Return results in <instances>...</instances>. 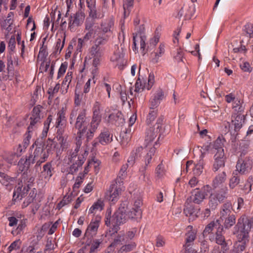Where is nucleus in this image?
<instances>
[{"label":"nucleus","instance_id":"nucleus-1","mask_svg":"<svg viewBox=\"0 0 253 253\" xmlns=\"http://www.w3.org/2000/svg\"><path fill=\"white\" fill-rule=\"evenodd\" d=\"M164 120L163 116H161L158 118L156 124L153 126H147L145 131V151L146 154L144 156L145 166L141 170L142 172L144 175L145 171L147 167L150 163L152 157L154 155L156 146L158 145V140L155 142L152 147H150L151 143L153 141L157 136L158 133L160 132L162 129V126Z\"/></svg>","mask_w":253,"mask_h":253},{"label":"nucleus","instance_id":"nucleus-2","mask_svg":"<svg viewBox=\"0 0 253 253\" xmlns=\"http://www.w3.org/2000/svg\"><path fill=\"white\" fill-rule=\"evenodd\" d=\"M253 228V218L241 216L238 219L236 225L234 227L233 234L236 235L238 242H243L242 245L238 246V249L240 253L245 249V243L248 241L249 233L251 229Z\"/></svg>","mask_w":253,"mask_h":253},{"label":"nucleus","instance_id":"nucleus-3","mask_svg":"<svg viewBox=\"0 0 253 253\" xmlns=\"http://www.w3.org/2000/svg\"><path fill=\"white\" fill-rule=\"evenodd\" d=\"M107 42V38L106 36L97 34L94 44L88 49V57L92 59V66L95 68L93 70L92 73L96 71L97 67L100 64L105 50L103 46Z\"/></svg>","mask_w":253,"mask_h":253},{"label":"nucleus","instance_id":"nucleus-4","mask_svg":"<svg viewBox=\"0 0 253 253\" xmlns=\"http://www.w3.org/2000/svg\"><path fill=\"white\" fill-rule=\"evenodd\" d=\"M88 154V152L85 149H82L80 153L70 152L68 159L71 165L69 173L73 174L77 172L82 167Z\"/></svg>","mask_w":253,"mask_h":253},{"label":"nucleus","instance_id":"nucleus-5","mask_svg":"<svg viewBox=\"0 0 253 253\" xmlns=\"http://www.w3.org/2000/svg\"><path fill=\"white\" fill-rule=\"evenodd\" d=\"M65 115V111L64 108H62L57 114V118L54 125L57 128L56 138L61 147L64 146L66 143V139L63 136L67 125V120Z\"/></svg>","mask_w":253,"mask_h":253},{"label":"nucleus","instance_id":"nucleus-6","mask_svg":"<svg viewBox=\"0 0 253 253\" xmlns=\"http://www.w3.org/2000/svg\"><path fill=\"white\" fill-rule=\"evenodd\" d=\"M15 35H11L8 43V49L11 52H13L15 48ZM9 55L7 56V75L3 77V79L7 80L9 79L11 80L15 77V70L13 64V59H15L13 53L9 52Z\"/></svg>","mask_w":253,"mask_h":253},{"label":"nucleus","instance_id":"nucleus-7","mask_svg":"<svg viewBox=\"0 0 253 253\" xmlns=\"http://www.w3.org/2000/svg\"><path fill=\"white\" fill-rule=\"evenodd\" d=\"M89 123L86 109L82 108L79 112L74 125L75 128L78 129L77 134L79 136L84 135L86 132Z\"/></svg>","mask_w":253,"mask_h":253},{"label":"nucleus","instance_id":"nucleus-8","mask_svg":"<svg viewBox=\"0 0 253 253\" xmlns=\"http://www.w3.org/2000/svg\"><path fill=\"white\" fill-rule=\"evenodd\" d=\"M211 191V187L209 185H206L201 189L195 188L192 191L191 195L187 201L199 205L203 202Z\"/></svg>","mask_w":253,"mask_h":253},{"label":"nucleus","instance_id":"nucleus-9","mask_svg":"<svg viewBox=\"0 0 253 253\" xmlns=\"http://www.w3.org/2000/svg\"><path fill=\"white\" fill-rule=\"evenodd\" d=\"M142 205V201L140 199L136 200L133 207L127 211H126V215L130 219L137 222L140 221L142 214V211L141 209Z\"/></svg>","mask_w":253,"mask_h":253},{"label":"nucleus","instance_id":"nucleus-10","mask_svg":"<svg viewBox=\"0 0 253 253\" xmlns=\"http://www.w3.org/2000/svg\"><path fill=\"white\" fill-rule=\"evenodd\" d=\"M122 191L121 186L117 181H114L105 193V199L111 202V204H114L118 201Z\"/></svg>","mask_w":253,"mask_h":253},{"label":"nucleus","instance_id":"nucleus-11","mask_svg":"<svg viewBox=\"0 0 253 253\" xmlns=\"http://www.w3.org/2000/svg\"><path fill=\"white\" fill-rule=\"evenodd\" d=\"M228 194V188L224 187L220 188V190L214 193H211L209 197V204L211 208L214 209L219 203L227 198Z\"/></svg>","mask_w":253,"mask_h":253},{"label":"nucleus","instance_id":"nucleus-12","mask_svg":"<svg viewBox=\"0 0 253 253\" xmlns=\"http://www.w3.org/2000/svg\"><path fill=\"white\" fill-rule=\"evenodd\" d=\"M253 160L249 157H243L242 153L236 166L237 170L241 174H246L251 170L253 167Z\"/></svg>","mask_w":253,"mask_h":253},{"label":"nucleus","instance_id":"nucleus-13","mask_svg":"<svg viewBox=\"0 0 253 253\" xmlns=\"http://www.w3.org/2000/svg\"><path fill=\"white\" fill-rule=\"evenodd\" d=\"M48 156V152L44 149L43 146L37 147L34 151L31 161L32 164L36 162V166L39 167L47 160Z\"/></svg>","mask_w":253,"mask_h":253},{"label":"nucleus","instance_id":"nucleus-14","mask_svg":"<svg viewBox=\"0 0 253 253\" xmlns=\"http://www.w3.org/2000/svg\"><path fill=\"white\" fill-rule=\"evenodd\" d=\"M155 82L154 76L153 74L150 73L149 75L148 78L147 79V83H146L143 78H140L139 76L135 84V92H141L144 89L149 90L152 87Z\"/></svg>","mask_w":253,"mask_h":253},{"label":"nucleus","instance_id":"nucleus-15","mask_svg":"<svg viewBox=\"0 0 253 253\" xmlns=\"http://www.w3.org/2000/svg\"><path fill=\"white\" fill-rule=\"evenodd\" d=\"M42 109V107L40 105H37L34 107L30 118V125L28 127L29 130L31 129L35 130L41 123L42 118L41 112Z\"/></svg>","mask_w":253,"mask_h":253},{"label":"nucleus","instance_id":"nucleus-16","mask_svg":"<svg viewBox=\"0 0 253 253\" xmlns=\"http://www.w3.org/2000/svg\"><path fill=\"white\" fill-rule=\"evenodd\" d=\"M42 109V107L40 105H37L34 107L30 118V125L28 127L29 130L31 129L35 130L41 123L42 118L41 112Z\"/></svg>","mask_w":253,"mask_h":253},{"label":"nucleus","instance_id":"nucleus-17","mask_svg":"<svg viewBox=\"0 0 253 253\" xmlns=\"http://www.w3.org/2000/svg\"><path fill=\"white\" fill-rule=\"evenodd\" d=\"M113 141V135L107 129L101 131L99 136L96 138L92 142L93 147H96L98 144L106 145Z\"/></svg>","mask_w":253,"mask_h":253},{"label":"nucleus","instance_id":"nucleus-18","mask_svg":"<svg viewBox=\"0 0 253 253\" xmlns=\"http://www.w3.org/2000/svg\"><path fill=\"white\" fill-rule=\"evenodd\" d=\"M32 155H29V156H26L20 159L17 165L18 170L20 172H22L23 179L25 182V178L27 177V171L28 170L31 164H32L31 158Z\"/></svg>","mask_w":253,"mask_h":253},{"label":"nucleus","instance_id":"nucleus-19","mask_svg":"<svg viewBox=\"0 0 253 253\" xmlns=\"http://www.w3.org/2000/svg\"><path fill=\"white\" fill-rule=\"evenodd\" d=\"M125 204L121 205L119 208V211L116 212L113 215L111 219L112 224L114 227L118 226L121 224L126 222V210L125 209Z\"/></svg>","mask_w":253,"mask_h":253},{"label":"nucleus","instance_id":"nucleus-20","mask_svg":"<svg viewBox=\"0 0 253 253\" xmlns=\"http://www.w3.org/2000/svg\"><path fill=\"white\" fill-rule=\"evenodd\" d=\"M26 181L25 182L24 179H23V176L22 175V179L20 182L18 183V186L17 187V199L20 196L22 198L24 196L25 194L28 191L29 186L34 181V178L33 177H30L28 178V175L25 179Z\"/></svg>","mask_w":253,"mask_h":253},{"label":"nucleus","instance_id":"nucleus-21","mask_svg":"<svg viewBox=\"0 0 253 253\" xmlns=\"http://www.w3.org/2000/svg\"><path fill=\"white\" fill-rule=\"evenodd\" d=\"M223 230V226H219L215 233V237L214 238V236H210L209 239L211 241H215L217 244L221 245L222 250H228V248L225 237L222 234Z\"/></svg>","mask_w":253,"mask_h":253},{"label":"nucleus","instance_id":"nucleus-22","mask_svg":"<svg viewBox=\"0 0 253 253\" xmlns=\"http://www.w3.org/2000/svg\"><path fill=\"white\" fill-rule=\"evenodd\" d=\"M100 222V217L99 216H97L92 219L85 233L86 238L93 237L96 235Z\"/></svg>","mask_w":253,"mask_h":253},{"label":"nucleus","instance_id":"nucleus-23","mask_svg":"<svg viewBox=\"0 0 253 253\" xmlns=\"http://www.w3.org/2000/svg\"><path fill=\"white\" fill-rule=\"evenodd\" d=\"M84 19V12L78 11L73 16L71 15L69 21V28L72 30L75 27H78L82 24Z\"/></svg>","mask_w":253,"mask_h":253},{"label":"nucleus","instance_id":"nucleus-24","mask_svg":"<svg viewBox=\"0 0 253 253\" xmlns=\"http://www.w3.org/2000/svg\"><path fill=\"white\" fill-rule=\"evenodd\" d=\"M102 243V240L101 239H93V237H87L84 243V248L90 247L89 253H97Z\"/></svg>","mask_w":253,"mask_h":253},{"label":"nucleus","instance_id":"nucleus-25","mask_svg":"<svg viewBox=\"0 0 253 253\" xmlns=\"http://www.w3.org/2000/svg\"><path fill=\"white\" fill-rule=\"evenodd\" d=\"M214 161L212 165V170L215 172L220 168L225 166L226 157L224 152L220 151L219 152H216L213 157Z\"/></svg>","mask_w":253,"mask_h":253},{"label":"nucleus","instance_id":"nucleus-26","mask_svg":"<svg viewBox=\"0 0 253 253\" xmlns=\"http://www.w3.org/2000/svg\"><path fill=\"white\" fill-rule=\"evenodd\" d=\"M111 61L115 63L120 70H123L126 63L124 58V54L119 49L114 52L111 58Z\"/></svg>","mask_w":253,"mask_h":253},{"label":"nucleus","instance_id":"nucleus-27","mask_svg":"<svg viewBox=\"0 0 253 253\" xmlns=\"http://www.w3.org/2000/svg\"><path fill=\"white\" fill-rule=\"evenodd\" d=\"M34 129H31L30 130L27 128V131L24 135V138L22 142V144H19L18 147L17 148V157L21 156L23 152L26 150V148L29 145L30 140L31 139L33 131Z\"/></svg>","mask_w":253,"mask_h":253},{"label":"nucleus","instance_id":"nucleus-28","mask_svg":"<svg viewBox=\"0 0 253 253\" xmlns=\"http://www.w3.org/2000/svg\"><path fill=\"white\" fill-rule=\"evenodd\" d=\"M14 14L13 12H10L6 18L0 22V26L3 28L5 29L8 32H11L12 30L15 32V25L14 24Z\"/></svg>","mask_w":253,"mask_h":253},{"label":"nucleus","instance_id":"nucleus-29","mask_svg":"<svg viewBox=\"0 0 253 253\" xmlns=\"http://www.w3.org/2000/svg\"><path fill=\"white\" fill-rule=\"evenodd\" d=\"M108 122L116 126H120L125 123V119L122 113L120 111H117L109 116Z\"/></svg>","mask_w":253,"mask_h":253},{"label":"nucleus","instance_id":"nucleus-30","mask_svg":"<svg viewBox=\"0 0 253 253\" xmlns=\"http://www.w3.org/2000/svg\"><path fill=\"white\" fill-rule=\"evenodd\" d=\"M226 180V174L225 171L217 175L212 180V186L213 189L221 188L227 187L224 184Z\"/></svg>","mask_w":253,"mask_h":253},{"label":"nucleus","instance_id":"nucleus-31","mask_svg":"<svg viewBox=\"0 0 253 253\" xmlns=\"http://www.w3.org/2000/svg\"><path fill=\"white\" fill-rule=\"evenodd\" d=\"M54 168L51 162H47L43 166L42 170L41 172L40 177L42 180H49L53 174Z\"/></svg>","mask_w":253,"mask_h":253},{"label":"nucleus","instance_id":"nucleus-32","mask_svg":"<svg viewBox=\"0 0 253 253\" xmlns=\"http://www.w3.org/2000/svg\"><path fill=\"white\" fill-rule=\"evenodd\" d=\"M114 24V21L112 18L106 19L104 21H102L100 24L102 33L99 32L97 34L102 35L104 36H106L108 39V37L105 35V34L112 31Z\"/></svg>","mask_w":253,"mask_h":253},{"label":"nucleus","instance_id":"nucleus-33","mask_svg":"<svg viewBox=\"0 0 253 253\" xmlns=\"http://www.w3.org/2000/svg\"><path fill=\"white\" fill-rule=\"evenodd\" d=\"M146 36L137 37L135 43H133L132 47V50L135 52H138V48L137 47V43H138L140 44V48L141 53L143 55H145L148 51V49L146 48Z\"/></svg>","mask_w":253,"mask_h":253},{"label":"nucleus","instance_id":"nucleus-34","mask_svg":"<svg viewBox=\"0 0 253 253\" xmlns=\"http://www.w3.org/2000/svg\"><path fill=\"white\" fill-rule=\"evenodd\" d=\"M245 121V115L239 114V115H232L231 123L234 127L235 131H239L242 127Z\"/></svg>","mask_w":253,"mask_h":253},{"label":"nucleus","instance_id":"nucleus-35","mask_svg":"<svg viewBox=\"0 0 253 253\" xmlns=\"http://www.w3.org/2000/svg\"><path fill=\"white\" fill-rule=\"evenodd\" d=\"M143 150V148L142 146L137 147L133 149L128 158L127 163L130 165H133L135 160L140 157Z\"/></svg>","mask_w":253,"mask_h":253},{"label":"nucleus","instance_id":"nucleus-36","mask_svg":"<svg viewBox=\"0 0 253 253\" xmlns=\"http://www.w3.org/2000/svg\"><path fill=\"white\" fill-rule=\"evenodd\" d=\"M232 210V206L230 202H227L224 204L221 208L220 219H224L225 217L231 215Z\"/></svg>","mask_w":253,"mask_h":253},{"label":"nucleus","instance_id":"nucleus-37","mask_svg":"<svg viewBox=\"0 0 253 253\" xmlns=\"http://www.w3.org/2000/svg\"><path fill=\"white\" fill-rule=\"evenodd\" d=\"M205 157V153H202L200 156V160L199 162L197 164H194V167L193 168V173L195 175L199 176L203 172V165H204V158Z\"/></svg>","mask_w":253,"mask_h":253},{"label":"nucleus","instance_id":"nucleus-38","mask_svg":"<svg viewBox=\"0 0 253 253\" xmlns=\"http://www.w3.org/2000/svg\"><path fill=\"white\" fill-rule=\"evenodd\" d=\"M219 226H222L219 223L218 220H216L211 222L206 227L203 231V234L204 236H207L210 233H211L214 228H216V230Z\"/></svg>","mask_w":253,"mask_h":253},{"label":"nucleus","instance_id":"nucleus-39","mask_svg":"<svg viewBox=\"0 0 253 253\" xmlns=\"http://www.w3.org/2000/svg\"><path fill=\"white\" fill-rule=\"evenodd\" d=\"M128 164H126L123 165L119 171L118 176L115 181H117V183L120 184V186H122L123 184V180L126 176L127 172L126 170L128 168Z\"/></svg>","mask_w":253,"mask_h":253},{"label":"nucleus","instance_id":"nucleus-40","mask_svg":"<svg viewBox=\"0 0 253 253\" xmlns=\"http://www.w3.org/2000/svg\"><path fill=\"white\" fill-rule=\"evenodd\" d=\"M223 222V227L225 229H229L232 227L236 223V218L234 214L225 217L224 219H220Z\"/></svg>","mask_w":253,"mask_h":253},{"label":"nucleus","instance_id":"nucleus-41","mask_svg":"<svg viewBox=\"0 0 253 253\" xmlns=\"http://www.w3.org/2000/svg\"><path fill=\"white\" fill-rule=\"evenodd\" d=\"M158 116V110L149 108V111L147 115L146 123L147 126H153L152 123H153Z\"/></svg>","mask_w":253,"mask_h":253},{"label":"nucleus","instance_id":"nucleus-42","mask_svg":"<svg viewBox=\"0 0 253 253\" xmlns=\"http://www.w3.org/2000/svg\"><path fill=\"white\" fill-rule=\"evenodd\" d=\"M46 40V38L45 37L42 40V44L40 48V51L39 52L38 58V59H41V60L44 61L45 58L48 55V52L47 51V45H44L45 42Z\"/></svg>","mask_w":253,"mask_h":253},{"label":"nucleus","instance_id":"nucleus-43","mask_svg":"<svg viewBox=\"0 0 253 253\" xmlns=\"http://www.w3.org/2000/svg\"><path fill=\"white\" fill-rule=\"evenodd\" d=\"M73 73L68 72L61 84V88L63 89V91L66 93L67 92L69 85L72 80Z\"/></svg>","mask_w":253,"mask_h":253},{"label":"nucleus","instance_id":"nucleus-44","mask_svg":"<svg viewBox=\"0 0 253 253\" xmlns=\"http://www.w3.org/2000/svg\"><path fill=\"white\" fill-rule=\"evenodd\" d=\"M27 219L17 218V235L23 234L27 226Z\"/></svg>","mask_w":253,"mask_h":253},{"label":"nucleus","instance_id":"nucleus-45","mask_svg":"<svg viewBox=\"0 0 253 253\" xmlns=\"http://www.w3.org/2000/svg\"><path fill=\"white\" fill-rule=\"evenodd\" d=\"M133 3L134 0H124L123 4L124 18L129 15L131 9L133 6Z\"/></svg>","mask_w":253,"mask_h":253},{"label":"nucleus","instance_id":"nucleus-46","mask_svg":"<svg viewBox=\"0 0 253 253\" xmlns=\"http://www.w3.org/2000/svg\"><path fill=\"white\" fill-rule=\"evenodd\" d=\"M185 236V243L184 245L193 246L196 238V233L192 231L186 234Z\"/></svg>","mask_w":253,"mask_h":253},{"label":"nucleus","instance_id":"nucleus-47","mask_svg":"<svg viewBox=\"0 0 253 253\" xmlns=\"http://www.w3.org/2000/svg\"><path fill=\"white\" fill-rule=\"evenodd\" d=\"M52 120V116L51 115H49L46 120L45 121L44 123L43 129L42 133V138H45L46 137L47 132L49 129V125Z\"/></svg>","mask_w":253,"mask_h":253},{"label":"nucleus","instance_id":"nucleus-48","mask_svg":"<svg viewBox=\"0 0 253 253\" xmlns=\"http://www.w3.org/2000/svg\"><path fill=\"white\" fill-rule=\"evenodd\" d=\"M195 212L194 206L191 204L189 203L187 201L185 204V208L184 209V212L185 215L190 216L194 213Z\"/></svg>","mask_w":253,"mask_h":253},{"label":"nucleus","instance_id":"nucleus-49","mask_svg":"<svg viewBox=\"0 0 253 253\" xmlns=\"http://www.w3.org/2000/svg\"><path fill=\"white\" fill-rule=\"evenodd\" d=\"M144 31L145 28L143 25H140L138 27L136 33L133 34V43H135V42H136L137 37L146 36L145 35Z\"/></svg>","mask_w":253,"mask_h":253},{"label":"nucleus","instance_id":"nucleus-50","mask_svg":"<svg viewBox=\"0 0 253 253\" xmlns=\"http://www.w3.org/2000/svg\"><path fill=\"white\" fill-rule=\"evenodd\" d=\"M84 177V174H83L82 173H79V175L77 177L75 183L73 186V188L74 191H76L80 187V185L83 183Z\"/></svg>","mask_w":253,"mask_h":253},{"label":"nucleus","instance_id":"nucleus-51","mask_svg":"<svg viewBox=\"0 0 253 253\" xmlns=\"http://www.w3.org/2000/svg\"><path fill=\"white\" fill-rule=\"evenodd\" d=\"M101 115H93L92 116V120L90 123V127L97 129L99 123L101 122Z\"/></svg>","mask_w":253,"mask_h":253},{"label":"nucleus","instance_id":"nucleus-52","mask_svg":"<svg viewBox=\"0 0 253 253\" xmlns=\"http://www.w3.org/2000/svg\"><path fill=\"white\" fill-rule=\"evenodd\" d=\"M100 162L95 158H93L88 160V165H91V167H94V172L95 174H97L99 172L100 169Z\"/></svg>","mask_w":253,"mask_h":253},{"label":"nucleus","instance_id":"nucleus-53","mask_svg":"<svg viewBox=\"0 0 253 253\" xmlns=\"http://www.w3.org/2000/svg\"><path fill=\"white\" fill-rule=\"evenodd\" d=\"M165 52V45L164 44L161 43L159 46V51L155 52V56L153 59L154 62L157 63L159 61V59Z\"/></svg>","mask_w":253,"mask_h":253},{"label":"nucleus","instance_id":"nucleus-54","mask_svg":"<svg viewBox=\"0 0 253 253\" xmlns=\"http://www.w3.org/2000/svg\"><path fill=\"white\" fill-rule=\"evenodd\" d=\"M243 30L250 38L253 37V24L251 23L246 24L244 27Z\"/></svg>","mask_w":253,"mask_h":253},{"label":"nucleus","instance_id":"nucleus-55","mask_svg":"<svg viewBox=\"0 0 253 253\" xmlns=\"http://www.w3.org/2000/svg\"><path fill=\"white\" fill-rule=\"evenodd\" d=\"M89 15L93 19H101L104 16V13L97 11L96 9V7L91 11H89Z\"/></svg>","mask_w":253,"mask_h":253},{"label":"nucleus","instance_id":"nucleus-56","mask_svg":"<svg viewBox=\"0 0 253 253\" xmlns=\"http://www.w3.org/2000/svg\"><path fill=\"white\" fill-rule=\"evenodd\" d=\"M65 37H64L63 40L58 39L56 41V45L55 47V53L56 54L58 52L60 53L64 47L65 43Z\"/></svg>","mask_w":253,"mask_h":253},{"label":"nucleus","instance_id":"nucleus-57","mask_svg":"<svg viewBox=\"0 0 253 253\" xmlns=\"http://www.w3.org/2000/svg\"><path fill=\"white\" fill-rule=\"evenodd\" d=\"M83 136V135L79 136L77 133V136L76 137V147L74 149V150H72L71 151V152H75V153H80L82 149L80 150L81 146L82 144V137ZM84 149H83L84 150ZM83 150V149H82Z\"/></svg>","mask_w":253,"mask_h":253},{"label":"nucleus","instance_id":"nucleus-58","mask_svg":"<svg viewBox=\"0 0 253 253\" xmlns=\"http://www.w3.org/2000/svg\"><path fill=\"white\" fill-rule=\"evenodd\" d=\"M223 140L220 138H218L214 143V148L216 150V152H219L220 151L224 152L223 147Z\"/></svg>","mask_w":253,"mask_h":253},{"label":"nucleus","instance_id":"nucleus-59","mask_svg":"<svg viewBox=\"0 0 253 253\" xmlns=\"http://www.w3.org/2000/svg\"><path fill=\"white\" fill-rule=\"evenodd\" d=\"M37 195L36 190L34 188L33 190L30 191L29 196L27 198V204L25 203H24L23 207H27L30 203L33 202L34 199L36 198Z\"/></svg>","mask_w":253,"mask_h":253},{"label":"nucleus","instance_id":"nucleus-60","mask_svg":"<svg viewBox=\"0 0 253 253\" xmlns=\"http://www.w3.org/2000/svg\"><path fill=\"white\" fill-rule=\"evenodd\" d=\"M236 175H233L230 179L229 187L231 189L234 188L240 182V179Z\"/></svg>","mask_w":253,"mask_h":253},{"label":"nucleus","instance_id":"nucleus-61","mask_svg":"<svg viewBox=\"0 0 253 253\" xmlns=\"http://www.w3.org/2000/svg\"><path fill=\"white\" fill-rule=\"evenodd\" d=\"M67 68V63L66 62L62 63L60 65L58 71L57 79H59L65 73Z\"/></svg>","mask_w":253,"mask_h":253},{"label":"nucleus","instance_id":"nucleus-62","mask_svg":"<svg viewBox=\"0 0 253 253\" xmlns=\"http://www.w3.org/2000/svg\"><path fill=\"white\" fill-rule=\"evenodd\" d=\"M60 84H57L53 88H49L48 90V93L49 94V99L52 98L53 97V95L55 93H57L60 88Z\"/></svg>","mask_w":253,"mask_h":253},{"label":"nucleus","instance_id":"nucleus-63","mask_svg":"<svg viewBox=\"0 0 253 253\" xmlns=\"http://www.w3.org/2000/svg\"><path fill=\"white\" fill-rule=\"evenodd\" d=\"M54 249V244H53L52 241L51 240H48L47 241L45 245V248L44 251V253H52Z\"/></svg>","mask_w":253,"mask_h":253},{"label":"nucleus","instance_id":"nucleus-64","mask_svg":"<svg viewBox=\"0 0 253 253\" xmlns=\"http://www.w3.org/2000/svg\"><path fill=\"white\" fill-rule=\"evenodd\" d=\"M193 246L183 245L181 253H197V251L192 248Z\"/></svg>","mask_w":253,"mask_h":253}]
</instances>
